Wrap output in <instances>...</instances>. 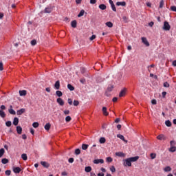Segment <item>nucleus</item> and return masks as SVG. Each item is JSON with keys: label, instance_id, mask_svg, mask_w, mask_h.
I'll return each instance as SVG.
<instances>
[{"label": "nucleus", "instance_id": "obj_21", "mask_svg": "<svg viewBox=\"0 0 176 176\" xmlns=\"http://www.w3.org/2000/svg\"><path fill=\"white\" fill-rule=\"evenodd\" d=\"M67 89H69L70 91H74V90H75V87H74L71 84L67 85Z\"/></svg>", "mask_w": 176, "mask_h": 176}, {"label": "nucleus", "instance_id": "obj_3", "mask_svg": "<svg viewBox=\"0 0 176 176\" xmlns=\"http://www.w3.org/2000/svg\"><path fill=\"white\" fill-rule=\"evenodd\" d=\"M142 42L146 46L149 47L150 44L149 42L148 41V39H146V37H142Z\"/></svg>", "mask_w": 176, "mask_h": 176}, {"label": "nucleus", "instance_id": "obj_45", "mask_svg": "<svg viewBox=\"0 0 176 176\" xmlns=\"http://www.w3.org/2000/svg\"><path fill=\"white\" fill-rule=\"evenodd\" d=\"M113 89V85H110L107 88V91H112Z\"/></svg>", "mask_w": 176, "mask_h": 176}, {"label": "nucleus", "instance_id": "obj_10", "mask_svg": "<svg viewBox=\"0 0 176 176\" xmlns=\"http://www.w3.org/2000/svg\"><path fill=\"white\" fill-rule=\"evenodd\" d=\"M54 88L56 90L60 89V80H57L54 84Z\"/></svg>", "mask_w": 176, "mask_h": 176}, {"label": "nucleus", "instance_id": "obj_19", "mask_svg": "<svg viewBox=\"0 0 176 176\" xmlns=\"http://www.w3.org/2000/svg\"><path fill=\"white\" fill-rule=\"evenodd\" d=\"M78 23L76 22V20L72 21L71 22V25L73 28H76V25H77Z\"/></svg>", "mask_w": 176, "mask_h": 176}, {"label": "nucleus", "instance_id": "obj_11", "mask_svg": "<svg viewBox=\"0 0 176 176\" xmlns=\"http://www.w3.org/2000/svg\"><path fill=\"white\" fill-rule=\"evenodd\" d=\"M25 112V109H21L20 110H18L16 111V114L20 116V115H23V113H24Z\"/></svg>", "mask_w": 176, "mask_h": 176}, {"label": "nucleus", "instance_id": "obj_43", "mask_svg": "<svg viewBox=\"0 0 176 176\" xmlns=\"http://www.w3.org/2000/svg\"><path fill=\"white\" fill-rule=\"evenodd\" d=\"M110 170L111 171V173H115L116 171V168H115V166H112L110 168Z\"/></svg>", "mask_w": 176, "mask_h": 176}, {"label": "nucleus", "instance_id": "obj_6", "mask_svg": "<svg viewBox=\"0 0 176 176\" xmlns=\"http://www.w3.org/2000/svg\"><path fill=\"white\" fill-rule=\"evenodd\" d=\"M94 164H100H100H103L104 160H102V159L94 160Z\"/></svg>", "mask_w": 176, "mask_h": 176}, {"label": "nucleus", "instance_id": "obj_2", "mask_svg": "<svg viewBox=\"0 0 176 176\" xmlns=\"http://www.w3.org/2000/svg\"><path fill=\"white\" fill-rule=\"evenodd\" d=\"M170 29L171 26L170 25V23H168L167 21H165L164 23L163 30H164V31H170Z\"/></svg>", "mask_w": 176, "mask_h": 176}, {"label": "nucleus", "instance_id": "obj_38", "mask_svg": "<svg viewBox=\"0 0 176 176\" xmlns=\"http://www.w3.org/2000/svg\"><path fill=\"white\" fill-rule=\"evenodd\" d=\"M74 153L75 155H76V156H78V155H80V149L79 148L76 149Z\"/></svg>", "mask_w": 176, "mask_h": 176}, {"label": "nucleus", "instance_id": "obj_44", "mask_svg": "<svg viewBox=\"0 0 176 176\" xmlns=\"http://www.w3.org/2000/svg\"><path fill=\"white\" fill-rule=\"evenodd\" d=\"M150 157L151 159H156V153H151Z\"/></svg>", "mask_w": 176, "mask_h": 176}, {"label": "nucleus", "instance_id": "obj_42", "mask_svg": "<svg viewBox=\"0 0 176 176\" xmlns=\"http://www.w3.org/2000/svg\"><path fill=\"white\" fill-rule=\"evenodd\" d=\"M6 126H7V127H10V126H12V121H7L6 122Z\"/></svg>", "mask_w": 176, "mask_h": 176}, {"label": "nucleus", "instance_id": "obj_16", "mask_svg": "<svg viewBox=\"0 0 176 176\" xmlns=\"http://www.w3.org/2000/svg\"><path fill=\"white\" fill-rule=\"evenodd\" d=\"M19 96H21V97L24 96H27V91L25 90L19 91Z\"/></svg>", "mask_w": 176, "mask_h": 176}, {"label": "nucleus", "instance_id": "obj_56", "mask_svg": "<svg viewBox=\"0 0 176 176\" xmlns=\"http://www.w3.org/2000/svg\"><path fill=\"white\" fill-rule=\"evenodd\" d=\"M0 71H3V63L2 62L0 63Z\"/></svg>", "mask_w": 176, "mask_h": 176}, {"label": "nucleus", "instance_id": "obj_46", "mask_svg": "<svg viewBox=\"0 0 176 176\" xmlns=\"http://www.w3.org/2000/svg\"><path fill=\"white\" fill-rule=\"evenodd\" d=\"M73 104H74V107H78V105H79V101L74 100Z\"/></svg>", "mask_w": 176, "mask_h": 176}, {"label": "nucleus", "instance_id": "obj_60", "mask_svg": "<svg viewBox=\"0 0 176 176\" xmlns=\"http://www.w3.org/2000/svg\"><path fill=\"white\" fill-rule=\"evenodd\" d=\"M170 146H174V145H175V142L174 140H171L170 142Z\"/></svg>", "mask_w": 176, "mask_h": 176}, {"label": "nucleus", "instance_id": "obj_40", "mask_svg": "<svg viewBox=\"0 0 176 176\" xmlns=\"http://www.w3.org/2000/svg\"><path fill=\"white\" fill-rule=\"evenodd\" d=\"M163 6H164V1L161 0V1L160 3V8L162 9V8H163Z\"/></svg>", "mask_w": 176, "mask_h": 176}, {"label": "nucleus", "instance_id": "obj_61", "mask_svg": "<svg viewBox=\"0 0 176 176\" xmlns=\"http://www.w3.org/2000/svg\"><path fill=\"white\" fill-rule=\"evenodd\" d=\"M97 0H90V3H91V5H94V3H96Z\"/></svg>", "mask_w": 176, "mask_h": 176}, {"label": "nucleus", "instance_id": "obj_59", "mask_svg": "<svg viewBox=\"0 0 176 176\" xmlns=\"http://www.w3.org/2000/svg\"><path fill=\"white\" fill-rule=\"evenodd\" d=\"M64 115H69V110H65L63 111Z\"/></svg>", "mask_w": 176, "mask_h": 176}, {"label": "nucleus", "instance_id": "obj_25", "mask_svg": "<svg viewBox=\"0 0 176 176\" xmlns=\"http://www.w3.org/2000/svg\"><path fill=\"white\" fill-rule=\"evenodd\" d=\"M89 148V145L86 144H82V151H86Z\"/></svg>", "mask_w": 176, "mask_h": 176}, {"label": "nucleus", "instance_id": "obj_62", "mask_svg": "<svg viewBox=\"0 0 176 176\" xmlns=\"http://www.w3.org/2000/svg\"><path fill=\"white\" fill-rule=\"evenodd\" d=\"M69 163H74V158L71 157L68 160Z\"/></svg>", "mask_w": 176, "mask_h": 176}, {"label": "nucleus", "instance_id": "obj_51", "mask_svg": "<svg viewBox=\"0 0 176 176\" xmlns=\"http://www.w3.org/2000/svg\"><path fill=\"white\" fill-rule=\"evenodd\" d=\"M170 10H172V12H176V6H171Z\"/></svg>", "mask_w": 176, "mask_h": 176}, {"label": "nucleus", "instance_id": "obj_31", "mask_svg": "<svg viewBox=\"0 0 176 176\" xmlns=\"http://www.w3.org/2000/svg\"><path fill=\"white\" fill-rule=\"evenodd\" d=\"M21 158L23 159V160H27L28 159V157L27 156V154L23 153L21 155Z\"/></svg>", "mask_w": 176, "mask_h": 176}, {"label": "nucleus", "instance_id": "obj_26", "mask_svg": "<svg viewBox=\"0 0 176 176\" xmlns=\"http://www.w3.org/2000/svg\"><path fill=\"white\" fill-rule=\"evenodd\" d=\"M107 140L105 139V138H100L99 140V142L100 144H105Z\"/></svg>", "mask_w": 176, "mask_h": 176}, {"label": "nucleus", "instance_id": "obj_58", "mask_svg": "<svg viewBox=\"0 0 176 176\" xmlns=\"http://www.w3.org/2000/svg\"><path fill=\"white\" fill-rule=\"evenodd\" d=\"M151 104H153V105H156V104H157L156 100L155 99H153L151 100Z\"/></svg>", "mask_w": 176, "mask_h": 176}, {"label": "nucleus", "instance_id": "obj_1", "mask_svg": "<svg viewBox=\"0 0 176 176\" xmlns=\"http://www.w3.org/2000/svg\"><path fill=\"white\" fill-rule=\"evenodd\" d=\"M140 159V157H131L123 160L124 166L125 167H131V163L134 162H137Z\"/></svg>", "mask_w": 176, "mask_h": 176}, {"label": "nucleus", "instance_id": "obj_33", "mask_svg": "<svg viewBox=\"0 0 176 176\" xmlns=\"http://www.w3.org/2000/svg\"><path fill=\"white\" fill-rule=\"evenodd\" d=\"M85 14V10H82L80 13L78 14V17H82Z\"/></svg>", "mask_w": 176, "mask_h": 176}, {"label": "nucleus", "instance_id": "obj_36", "mask_svg": "<svg viewBox=\"0 0 176 176\" xmlns=\"http://www.w3.org/2000/svg\"><path fill=\"white\" fill-rule=\"evenodd\" d=\"M165 124H166V126H167V127H171V122L170 120H166L165 122Z\"/></svg>", "mask_w": 176, "mask_h": 176}, {"label": "nucleus", "instance_id": "obj_24", "mask_svg": "<svg viewBox=\"0 0 176 176\" xmlns=\"http://www.w3.org/2000/svg\"><path fill=\"white\" fill-rule=\"evenodd\" d=\"M1 163L3 164H8V163H9V160L6 159V158H3L1 160Z\"/></svg>", "mask_w": 176, "mask_h": 176}, {"label": "nucleus", "instance_id": "obj_39", "mask_svg": "<svg viewBox=\"0 0 176 176\" xmlns=\"http://www.w3.org/2000/svg\"><path fill=\"white\" fill-rule=\"evenodd\" d=\"M70 120H72V118H71V116H67L65 118V122H67L68 123Z\"/></svg>", "mask_w": 176, "mask_h": 176}, {"label": "nucleus", "instance_id": "obj_54", "mask_svg": "<svg viewBox=\"0 0 176 176\" xmlns=\"http://www.w3.org/2000/svg\"><path fill=\"white\" fill-rule=\"evenodd\" d=\"M80 71H81V74H85V72H86V68L81 67Z\"/></svg>", "mask_w": 176, "mask_h": 176}, {"label": "nucleus", "instance_id": "obj_37", "mask_svg": "<svg viewBox=\"0 0 176 176\" xmlns=\"http://www.w3.org/2000/svg\"><path fill=\"white\" fill-rule=\"evenodd\" d=\"M5 153V149L4 148H1L0 149V157H2Z\"/></svg>", "mask_w": 176, "mask_h": 176}, {"label": "nucleus", "instance_id": "obj_15", "mask_svg": "<svg viewBox=\"0 0 176 176\" xmlns=\"http://www.w3.org/2000/svg\"><path fill=\"white\" fill-rule=\"evenodd\" d=\"M12 124L14 126H17V124H19V118L17 117L14 118Z\"/></svg>", "mask_w": 176, "mask_h": 176}, {"label": "nucleus", "instance_id": "obj_12", "mask_svg": "<svg viewBox=\"0 0 176 176\" xmlns=\"http://www.w3.org/2000/svg\"><path fill=\"white\" fill-rule=\"evenodd\" d=\"M117 6H126V2L125 1H118L116 3Z\"/></svg>", "mask_w": 176, "mask_h": 176}, {"label": "nucleus", "instance_id": "obj_29", "mask_svg": "<svg viewBox=\"0 0 176 176\" xmlns=\"http://www.w3.org/2000/svg\"><path fill=\"white\" fill-rule=\"evenodd\" d=\"M85 173H90L91 171V166H87L85 168Z\"/></svg>", "mask_w": 176, "mask_h": 176}, {"label": "nucleus", "instance_id": "obj_5", "mask_svg": "<svg viewBox=\"0 0 176 176\" xmlns=\"http://www.w3.org/2000/svg\"><path fill=\"white\" fill-rule=\"evenodd\" d=\"M13 171L15 174H19V173L21 171V168L19 166L13 167Z\"/></svg>", "mask_w": 176, "mask_h": 176}, {"label": "nucleus", "instance_id": "obj_41", "mask_svg": "<svg viewBox=\"0 0 176 176\" xmlns=\"http://www.w3.org/2000/svg\"><path fill=\"white\" fill-rule=\"evenodd\" d=\"M32 126H33V127H34V129H36V128L39 127V123H38V122H34V123L32 124Z\"/></svg>", "mask_w": 176, "mask_h": 176}, {"label": "nucleus", "instance_id": "obj_57", "mask_svg": "<svg viewBox=\"0 0 176 176\" xmlns=\"http://www.w3.org/2000/svg\"><path fill=\"white\" fill-rule=\"evenodd\" d=\"M111 9L113 12H116V7H115V4L111 6Z\"/></svg>", "mask_w": 176, "mask_h": 176}, {"label": "nucleus", "instance_id": "obj_49", "mask_svg": "<svg viewBox=\"0 0 176 176\" xmlns=\"http://www.w3.org/2000/svg\"><path fill=\"white\" fill-rule=\"evenodd\" d=\"M31 45L32 46H35V45H36V40H32L31 41Z\"/></svg>", "mask_w": 176, "mask_h": 176}, {"label": "nucleus", "instance_id": "obj_50", "mask_svg": "<svg viewBox=\"0 0 176 176\" xmlns=\"http://www.w3.org/2000/svg\"><path fill=\"white\" fill-rule=\"evenodd\" d=\"M12 174V171L10 170H6V175H10Z\"/></svg>", "mask_w": 176, "mask_h": 176}, {"label": "nucleus", "instance_id": "obj_35", "mask_svg": "<svg viewBox=\"0 0 176 176\" xmlns=\"http://www.w3.org/2000/svg\"><path fill=\"white\" fill-rule=\"evenodd\" d=\"M50 126H51L50 123H47V124L45 125L44 128H45L46 130H50Z\"/></svg>", "mask_w": 176, "mask_h": 176}, {"label": "nucleus", "instance_id": "obj_27", "mask_svg": "<svg viewBox=\"0 0 176 176\" xmlns=\"http://www.w3.org/2000/svg\"><path fill=\"white\" fill-rule=\"evenodd\" d=\"M106 25L109 27V28H112V27H113V23H112L111 21H109L106 23Z\"/></svg>", "mask_w": 176, "mask_h": 176}, {"label": "nucleus", "instance_id": "obj_17", "mask_svg": "<svg viewBox=\"0 0 176 176\" xmlns=\"http://www.w3.org/2000/svg\"><path fill=\"white\" fill-rule=\"evenodd\" d=\"M16 131L18 134H21L23 133V128L20 126H16Z\"/></svg>", "mask_w": 176, "mask_h": 176}, {"label": "nucleus", "instance_id": "obj_47", "mask_svg": "<svg viewBox=\"0 0 176 176\" xmlns=\"http://www.w3.org/2000/svg\"><path fill=\"white\" fill-rule=\"evenodd\" d=\"M80 83H82V85H85V83H86V78H81L80 80Z\"/></svg>", "mask_w": 176, "mask_h": 176}, {"label": "nucleus", "instance_id": "obj_18", "mask_svg": "<svg viewBox=\"0 0 176 176\" xmlns=\"http://www.w3.org/2000/svg\"><path fill=\"white\" fill-rule=\"evenodd\" d=\"M102 111L103 115H104V116H108L109 113H108V111H107V107H102Z\"/></svg>", "mask_w": 176, "mask_h": 176}, {"label": "nucleus", "instance_id": "obj_34", "mask_svg": "<svg viewBox=\"0 0 176 176\" xmlns=\"http://www.w3.org/2000/svg\"><path fill=\"white\" fill-rule=\"evenodd\" d=\"M164 171H165L166 173H168V172L171 171V167H170V166H166V167L164 168Z\"/></svg>", "mask_w": 176, "mask_h": 176}, {"label": "nucleus", "instance_id": "obj_28", "mask_svg": "<svg viewBox=\"0 0 176 176\" xmlns=\"http://www.w3.org/2000/svg\"><path fill=\"white\" fill-rule=\"evenodd\" d=\"M8 112L10 115H16V111L13 109H9Z\"/></svg>", "mask_w": 176, "mask_h": 176}, {"label": "nucleus", "instance_id": "obj_20", "mask_svg": "<svg viewBox=\"0 0 176 176\" xmlns=\"http://www.w3.org/2000/svg\"><path fill=\"white\" fill-rule=\"evenodd\" d=\"M53 10V8H49V7H47V8H46L45 9V13H52V11Z\"/></svg>", "mask_w": 176, "mask_h": 176}, {"label": "nucleus", "instance_id": "obj_53", "mask_svg": "<svg viewBox=\"0 0 176 176\" xmlns=\"http://www.w3.org/2000/svg\"><path fill=\"white\" fill-rule=\"evenodd\" d=\"M6 109V107L5 105H1L0 107V111H5Z\"/></svg>", "mask_w": 176, "mask_h": 176}, {"label": "nucleus", "instance_id": "obj_4", "mask_svg": "<svg viewBox=\"0 0 176 176\" xmlns=\"http://www.w3.org/2000/svg\"><path fill=\"white\" fill-rule=\"evenodd\" d=\"M56 102H58V104H59V105H60V107L64 106V100L61 98H58L56 99Z\"/></svg>", "mask_w": 176, "mask_h": 176}, {"label": "nucleus", "instance_id": "obj_48", "mask_svg": "<svg viewBox=\"0 0 176 176\" xmlns=\"http://www.w3.org/2000/svg\"><path fill=\"white\" fill-rule=\"evenodd\" d=\"M96 36L95 34H93L90 38H89V41H94V39H96Z\"/></svg>", "mask_w": 176, "mask_h": 176}, {"label": "nucleus", "instance_id": "obj_7", "mask_svg": "<svg viewBox=\"0 0 176 176\" xmlns=\"http://www.w3.org/2000/svg\"><path fill=\"white\" fill-rule=\"evenodd\" d=\"M116 156H118V157H124L126 154L123 152H117L116 153Z\"/></svg>", "mask_w": 176, "mask_h": 176}, {"label": "nucleus", "instance_id": "obj_64", "mask_svg": "<svg viewBox=\"0 0 176 176\" xmlns=\"http://www.w3.org/2000/svg\"><path fill=\"white\" fill-rule=\"evenodd\" d=\"M68 104H69V105H72V99H71V98H69V99H68Z\"/></svg>", "mask_w": 176, "mask_h": 176}, {"label": "nucleus", "instance_id": "obj_8", "mask_svg": "<svg viewBox=\"0 0 176 176\" xmlns=\"http://www.w3.org/2000/svg\"><path fill=\"white\" fill-rule=\"evenodd\" d=\"M126 96V89H123L119 94V97H124Z\"/></svg>", "mask_w": 176, "mask_h": 176}, {"label": "nucleus", "instance_id": "obj_32", "mask_svg": "<svg viewBox=\"0 0 176 176\" xmlns=\"http://www.w3.org/2000/svg\"><path fill=\"white\" fill-rule=\"evenodd\" d=\"M176 147L174 146H170V148H169V152H175Z\"/></svg>", "mask_w": 176, "mask_h": 176}, {"label": "nucleus", "instance_id": "obj_13", "mask_svg": "<svg viewBox=\"0 0 176 176\" xmlns=\"http://www.w3.org/2000/svg\"><path fill=\"white\" fill-rule=\"evenodd\" d=\"M157 139L159 140L160 141H162V140H166V136H164V135L163 134H161L157 137Z\"/></svg>", "mask_w": 176, "mask_h": 176}, {"label": "nucleus", "instance_id": "obj_9", "mask_svg": "<svg viewBox=\"0 0 176 176\" xmlns=\"http://www.w3.org/2000/svg\"><path fill=\"white\" fill-rule=\"evenodd\" d=\"M117 137L118 138H120V140H122V141H124V142H126V144H127V140H125L124 136H123V135L118 134Z\"/></svg>", "mask_w": 176, "mask_h": 176}, {"label": "nucleus", "instance_id": "obj_30", "mask_svg": "<svg viewBox=\"0 0 176 176\" xmlns=\"http://www.w3.org/2000/svg\"><path fill=\"white\" fill-rule=\"evenodd\" d=\"M56 94L58 97H63V92L61 91H56Z\"/></svg>", "mask_w": 176, "mask_h": 176}, {"label": "nucleus", "instance_id": "obj_52", "mask_svg": "<svg viewBox=\"0 0 176 176\" xmlns=\"http://www.w3.org/2000/svg\"><path fill=\"white\" fill-rule=\"evenodd\" d=\"M112 160H113L112 157H108L107 158V162H108V163H111Z\"/></svg>", "mask_w": 176, "mask_h": 176}, {"label": "nucleus", "instance_id": "obj_14", "mask_svg": "<svg viewBox=\"0 0 176 176\" xmlns=\"http://www.w3.org/2000/svg\"><path fill=\"white\" fill-rule=\"evenodd\" d=\"M41 164H42L43 167H45V168H49V167H50V165L49 164V163H47V162H41Z\"/></svg>", "mask_w": 176, "mask_h": 176}, {"label": "nucleus", "instance_id": "obj_23", "mask_svg": "<svg viewBox=\"0 0 176 176\" xmlns=\"http://www.w3.org/2000/svg\"><path fill=\"white\" fill-rule=\"evenodd\" d=\"M0 117L1 118H6V113H5V111L0 110Z\"/></svg>", "mask_w": 176, "mask_h": 176}, {"label": "nucleus", "instance_id": "obj_55", "mask_svg": "<svg viewBox=\"0 0 176 176\" xmlns=\"http://www.w3.org/2000/svg\"><path fill=\"white\" fill-rule=\"evenodd\" d=\"M164 87H170V84H168L167 82H165L164 83Z\"/></svg>", "mask_w": 176, "mask_h": 176}, {"label": "nucleus", "instance_id": "obj_22", "mask_svg": "<svg viewBox=\"0 0 176 176\" xmlns=\"http://www.w3.org/2000/svg\"><path fill=\"white\" fill-rule=\"evenodd\" d=\"M99 9L101 10H105V9H107V6H105V4H100L99 5Z\"/></svg>", "mask_w": 176, "mask_h": 176}, {"label": "nucleus", "instance_id": "obj_63", "mask_svg": "<svg viewBox=\"0 0 176 176\" xmlns=\"http://www.w3.org/2000/svg\"><path fill=\"white\" fill-rule=\"evenodd\" d=\"M61 175L66 176V175H68V173H67L66 171H63V172L61 173Z\"/></svg>", "mask_w": 176, "mask_h": 176}]
</instances>
